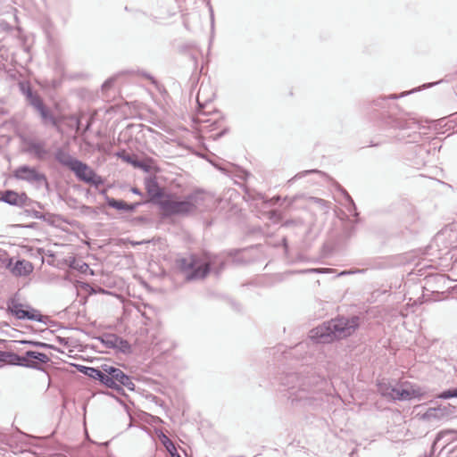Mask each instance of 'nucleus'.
Segmentation results:
<instances>
[{
  "label": "nucleus",
  "instance_id": "obj_1",
  "mask_svg": "<svg viewBox=\"0 0 457 457\" xmlns=\"http://www.w3.org/2000/svg\"><path fill=\"white\" fill-rule=\"evenodd\" d=\"M326 379L314 374L302 376L297 373H290L282 378V386L287 400L295 406H315L320 404L324 398Z\"/></svg>",
  "mask_w": 457,
  "mask_h": 457
},
{
  "label": "nucleus",
  "instance_id": "obj_2",
  "mask_svg": "<svg viewBox=\"0 0 457 457\" xmlns=\"http://www.w3.org/2000/svg\"><path fill=\"white\" fill-rule=\"evenodd\" d=\"M421 88H414L408 92H403L400 96L390 95L386 97H378L371 102L363 104V112L372 117L374 112L382 111L379 114L381 116L380 125L385 130H404V129H417L420 128L419 122L416 118L412 117L409 113L400 112L395 113L394 111L386 113L384 109L388 106V99H397L399 97L410 95L413 92L420 91Z\"/></svg>",
  "mask_w": 457,
  "mask_h": 457
},
{
  "label": "nucleus",
  "instance_id": "obj_3",
  "mask_svg": "<svg viewBox=\"0 0 457 457\" xmlns=\"http://www.w3.org/2000/svg\"><path fill=\"white\" fill-rule=\"evenodd\" d=\"M359 326V316L335 318L312 328L310 338L317 344H328L350 337Z\"/></svg>",
  "mask_w": 457,
  "mask_h": 457
},
{
  "label": "nucleus",
  "instance_id": "obj_4",
  "mask_svg": "<svg viewBox=\"0 0 457 457\" xmlns=\"http://www.w3.org/2000/svg\"><path fill=\"white\" fill-rule=\"evenodd\" d=\"M6 312L20 320H31L46 324L48 317L40 313V312L29 304H23L19 302L17 295L10 297L6 302Z\"/></svg>",
  "mask_w": 457,
  "mask_h": 457
},
{
  "label": "nucleus",
  "instance_id": "obj_5",
  "mask_svg": "<svg viewBox=\"0 0 457 457\" xmlns=\"http://www.w3.org/2000/svg\"><path fill=\"white\" fill-rule=\"evenodd\" d=\"M20 91L26 96L28 104L32 106L40 115L43 123H51L57 126V120L49 108L44 104L41 96L35 93L28 82L19 83Z\"/></svg>",
  "mask_w": 457,
  "mask_h": 457
},
{
  "label": "nucleus",
  "instance_id": "obj_6",
  "mask_svg": "<svg viewBox=\"0 0 457 457\" xmlns=\"http://www.w3.org/2000/svg\"><path fill=\"white\" fill-rule=\"evenodd\" d=\"M175 268L187 282L200 278V257L197 254L178 256L175 260Z\"/></svg>",
  "mask_w": 457,
  "mask_h": 457
},
{
  "label": "nucleus",
  "instance_id": "obj_7",
  "mask_svg": "<svg viewBox=\"0 0 457 457\" xmlns=\"http://www.w3.org/2000/svg\"><path fill=\"white\" fill-rule=\"evenodd\" d=\"M159 207L163 217H170L189 213L193 208V204L189 200L179 201L174 199L173 195H166L164 200L159 203Z\"/></svg>",
  "mask_w": 457,
  "mask_h": 457
},
{
  "label": "nucleus",
  "instance_id": "obj_8",
  "mask_svg": "<svg viewBox=\"0 0 457 457\" xmlns=\"http://www.w3.org/2000/svg\"><path fill=\"white\" fill-rule=\"evenodd\" d=\"M178 52L183 57L192 62L194 70L190 78V81L192 87H195L197 83L200 81V72H197L200 47L195 42H186L178 47Z\"/></svg>",
  "mask_w": 457,
  "mask_h": 457
},
{
  "label": "nucleus",
  "instance_id": "obj_9",
  "mask_svg": "<svg viewBox=\"0 0 457 457\" xmlns=\"http://www.w3.org/2000/svg\"><path fill=\"white\" fill-rule=\"evenodd\" d=\"M225 266L222 256L212 254L202 249V280L209 274L213 273L219 277Z\"/></svg>",
  "mask_w": 457,
  "mask_h": 457
},
{
  "label": "nucleus",
  "instance_id": "obj_10",
  "mask_svg": "<svg viewBox=\"0 0 457 457\" xmlns=\"http://www.w3.org/2000/svg\"><path fill=\"white\" fill-rule=\"evenodd\" d=\"M76 178L87 184L94 187H98L104 184V179L101 176L92 170L87 163L79 160L78 162L71 170Z\"/></svg>",
  "mask_w": 457,
  "mask_h": 457
},
{
  "label": "nucleus",
  "instance_id": "obj_11",
  "mask_svg": "<svg viewBox=\"0 0 457 457\" xmlns=\"http://www.w3.org/2000/svg\"><path fill=\"white\" fill-rule=\"evenodd\" d=\"M0 201L12 206L33 207L34 204H37L39 208H42L40 203L31 200L26 193L19 194L10 189L2 191Z\"/></svg>",
  "mask_w": 457,
  "mask_h": 457
},
{
  "label": "nucleus",
  "instance_id": "obj_12",
  "mask_svg": "<svg viewBox=\"0 0 457 457\" xmlns=\"http://www.w3.org/2000/svg\"><path fill=\"white\" fill-rule=\"evenodd\" d=\"M21 356V367L37 370H42V365H45L50 361V358L47 356V354L33 350H28Z\"/></svg>",
  "mask_w": 457,
  "mask_h": 457
},
{
  "label": "nucleus",
  "instance_id": "obj_13",
  "mask_svg": "<svg viewBox=\"0 0 457 457\" xmlns=\"http://www.w3.org/2000/svg\"><path fill=\"white\" fill-rule=\"evenodd\" d=\"M104 370L106 372L105 378H107V379H111L113 383L122 385L129 391H135L136 385L133 383L132 378L123 372L120 369L108 364H104Z\"/></svg>",
  "mask_w": 457,
  "mask_h": 457
},
{
  "label": "nucleus",
  "instance_id": "obj_14",
  "mask_svg": "<svg viewBox=\"0 0 457 457\" xmlns=\"http://www.w3.org/2000/svg\"><path fill=\"white\" fill-rule=\"evenodd\" d=\"M14 177L17 179L24 180L29 183H39L45 184L46 186H48V181L46 179V176L37 171V170L34 167H30L28 165H22L15 170L14 171Z\"/></svg>",
  "mask_w": 457,
  "mask_h": 457
},
{
  "label": "nucleus",
  "instance_id": "obj_15",
  "mask_svg": "<svg viewBox=\"0 0 457 457\" xmlns=\"http://www.w3.org/2000/svg\"><path fill=\"white\" fill-rule=\"evenodd\" d=\"M206 104H202V139L204 134L220 128L221 115L218 111L209 112L205 111Z\"/></svg>",
  "mask_w": 457,
  "mask_h": 457
},
{
  "label": "nucleus",
  "instance_id": "obj_16",
  "mask_svg": "<svg viewBox=\"0 0 457 457\" xmlns=\"http://www.w3.org/2000/svg\"><path fill=\"white\" fill-rule=\"evenodd\" d=\"M394 386L395 388L391 389L393 393L390 400L392 401H409L414 398L420 399L422 395L419 389L414 388L409 383H403Z\"/></svg>",
  "mask_w": 457,
  "mask_h": 457
},
{
  "label": "nucleus",
  "instance_id": "obj_17",
  "mask_svg": "<svg viewBox=\"0 0 457 457\" xmlns=\"http://www.w3.org/2000/svg\"><path fill=\"white\" fill-rule=\"evenodd\" d=\"M145 187L149 197L147 201L159 206V203L165 198V192L162 188L157 181L155 176H149L145 179Z\"/></svg>",
  "mask_w": 457,
  "mask_h": 457
},
{
  "label": "nucleus",
  "instance_id": "obj_18",
  "mask_svg": "<svg viewBox=\"0 0 457 457\" xmlns=\"http://www.w3.org/2000/svg\"><path fill=\"white\" fill-rule=\"evenodd\" d=\"M117 156L127 163L131 164L134 168L142 170L145 172H150L152 170V159L139 160L135 154H129L125 151L117 153Z\"/></svg>",
  "mask_w": 457,
  "mask_h": 457
},
{
  "label": "nucleus",
  "instance_id": "obj_19",
  "mask_svg": "<svg viewBox=\"0 0 457 457\" xmlns=\"http://www.w3.org/2000/svg\"><path fill=\"white\" fill-rule=\"evenodd\" d=\"M201 157H202V159H205L212 165H213L217 170H220L222 173H224L226 175H229L231 172L230 169L235 168V166L229 162L220 163V162H214V161L209 159L203 152H202ZM236 169H237V176L241 179L245 180L247 179V177L250 175L246 170H245L243 169H240L238 167H236Z\"/></svg>",
  "mask_w": 457,
  "mask_h": 457
},
{
  "label": "nucleus",
  "instance_id": "obj_20",
  "mask_svg": "<svg viewBox=\"0 0 457 457\" xmlns=\"http://www.w3.org/2000/svg\"><path fill=\"white\" fill-rule=\"evenodd\" d=\"M25 144V151L28 154H34V156L38 160H43L48 153L45 147L44 142H36L32 139H29Z\"/></svg>",
  "mask_w": 457,
  "mask_h": 457
},
{
  "label": "nucleus",
  "instance_id": "obj_21",
  "mask_svg": "<svg viewBox=\"0 0 457 457\" xmlns=\"http://www.w3.org/2000/svg\"><path fill=\"white\" fill-rule=\"evenodd\" d=\"M221 203V198L214 194L202 190V212L204 211L212 212Z\"/></svg>",
  "mask_w": 457,
  "mask_h": 457
},
{
  "label": "nucleus",
  "instance_id": "obj_22",
  "mask_svg": "<svg viewBox=\"0 0 457 457\" xmlns=\"http://www.w3.org/2000/svg\"><path fill=\"white\" fill-rule=\"evenodd\" d=\"M54 159L61 165L67 167L70 170L73 168V166L78 162L79 159H76L71 155L69 152H67L62 147H58L54 152Z\"/></svg>",
  "mask_w": 457,
  "mask_h": 457
},
{
  "label": "nucleus",
  "instance_id": "obj_23",
  "mask_svg": "<svg viewBox=\"0 0 457 457\" xmlns=\"http://www.w3.org/2000/svg\"><path fill=\"white\" fill-rule=\"evenodd\" d=\"M195 11L192 12H187L182 14L183 25L185 29L188 31H194L198 27V21L200 20V13L196 10V7L194 8Z\"/></svg>",
  "mask_w": 457,
  "mask_h": 457
},
{
  "label": "nucleus",
  "instance_id": "obj_24",
  "mask_svg": "<svg viewBox=\"0 0 457 457\" xmlns=\"http://www.w3.org/2000/svg\"><path fill=\"white\" fill-rule=\"evenodd\" d=\"M21 356L13 352L0 351V362L21 367Z\"/></svg>",
  "mask_w": 457,
  "mask_h": 457
},
{
  "label": "nucleus",
  "instance_id": "obj_25",
  "mask_svg": "<svg viewBox=\"0 0 457 457\" xmlns=\"http://www.w3.org/2000/svg\"><path fill=\"white\" fill-rule=\"evenodd\" d=\"M88 378L98 380L102 385L105 386L107 381L106 372L104 370V364L101 365L100 368L90 367L87 374L86 375Z\"/></svg>",
  "mask_w": 457,
  "mask_h": 457
},
{
  "label": "nucleus",
  "instance_id": "obj_26",
  "mask_svg": "<svg viewBox=\"0 0 457 457\" xmlns=\"http://www.w3.org/2000/svg\"><path fill=\"white\" fill-rule=\"evenodd\" d=\"M118 337L115 334H104L97 337V339L106 347L109 349H116L117 347V340Z\"/></svg>",
  "mask_w": 457,
  "mask_h": 457
},
{
  "label": "nucleus",
  "instance_id": "obj_27",
  "mask_svg": "<svg viewBox=\"0 0 457 457\" xmlns=\"http://www.w3.org/2000/svg\"><path fill=\"white\" fill-rule=\"evenodd\" d=\"M32 264L25 260H19L16 262L14 270L19 276L28 275L32 271Z\"/></svg>",
  "mask_w": 457,
  "mask_h": 457
},
{
  "label": "nucleus",
  "instance_id": "obj_28",
  "mask_svg": "<svg viewBox=\"0 0 457 457\" xmlns=\"http://www.w3.org/2000/svg\"><path fill=\"white\" fill-rule=\"evenodd\" d=\"M377 386H378V393L383 397L390 400L391 396H392V393H393L391 391V389H394L395 386L393 385H391V383H389L386 379H382V380L378 381Z\"/></svg>",
  "mask_w": 457,
  "mask_h": 457
},
{
  "label": "nucleus",
  "instance_id": "obj_29",
  "mask_svg": "<svg viewBox=\"0 0 457 457\" xmlns=\"http://www.w3.org/2000/svg\"><path fill=\"white\" fill-rule=\"evenodd\" d=\"M75 287L77 289H82L86 291L89 295H96L97 293H106V291L102 287H97V288H96L87 282L76 281Z\"/></svg>",
  "mask_w": 457,
  "mask_h": 457
},
{
  "label": "nucleus",
  "instance_id": "obj_30",
  "mask_svg": "<svg viewBox=\"0 0 457 457\" xmlns=\"http://www.w3.org/2000/svg\"><path fill=\"white\" fill-rule=\"evenodd\" d=\"M340 191L343 194L345 201L347 202V205L345 206L347 212L350 214H352L357 218L359 213L357 212L356 205H355L353 198L351 197V195L348 194V192L345 188L340 187Z\"/></svg>",
  "mask_w": 457,
  "mask_h": 457
},
{
  "label": "nucleus",
  "instance_id": "obj_31",
  "mask_svg": "<svg viewBox=\"0 0 457 457\" xmlns=\"http://www.w3.org/2000/svg\"><path fill=\"white\" fill-rule=\"evenodd\" d=\"M20 344L29 345L34 347L42 348V349H52L55 351H60L57 347H55L53 345L40 342V341H35V340H21L19 341Z\"/></svg>",
  "mask_w": 457,
  "mask_h": 457
},
{
  "label": "nucleus",
  "instance_id": "obj_32",
  "mask_svg": "<svg viewBox=\"0 0 457 457\" xmlns=\"http://www.w3.org/2000/svg\"><path fill=\"white\" fill-rule=\"evenodd\" d=\"M116 345H117V347L115 350L119 351L120 353H124V354L131 353V352H132L131 345L128 342V340H126L120 337H118Z\"/></svg>",
  "mask_w": 457,
  "mask_h": 457
},
{
  "label": "nucleus",
  "instance_id": "obj_33",
  "mask_svg": "<svg viewBox=\"0 0 457 457\" xmlns=\"http://www.w3.org/2000/svg\"><path fill=\"white\" fill-rule=\"evenodd\" d=\"M415 153L420 157H421V160L415 162V164L418 165V166L425 165V163L427 162L426 157H428L429 155V150L427 147L423 146V145H416L415 146Z\"/></svg>",
  "mask_w": 457,
  "mask_h": 457
},
{
  "label": "nucleus",
  "instance_id": "obj_34",
  "mask_svg": "<svg viewBox=\"0 0 457 457\" xmlns=\"http://www.w3.org/2000/svg\"><path fill=\"white\" fill-rule=\"evenodd\" d=\"M106 204L117 211H124L126 207V202L123 200H118L110 196H106Z\"/></svg>",
  "mask_w": 457,
  "mask_h": 457
},
{
  "label": "nucleus",
  "instance_id": "obj_35",
  "mask_svg": "<svg viewBox=\"0 0 457 457\" xmlns=\"http://www.w3.org/2000/svg\"><path fill=\"white\" fill-rule=\"evenodd\" d=\"M44 219H40L41 220L46 221L50 226H55L56 221L62 220V216L59 214L53 213H43Z\"/></svg>",
  "mask_w": 457,
  "mask_h": 457
},
{
  "label": "nucleus",
  "instance_id": "obj_36",
  "mask_svg": "<svg viewBox=\"0 0 457 457\" xmlns=\"http://www.w3.org/2000/svg\"><path fill=\"white\" fill-rule=\"evenodd\" d=\"M160 440L162 444L164 445L165 449L168 453H171L172 451H175L176 446L173 444V442L163 433L160 436Z\"/></svg>",
  "mask_w": 457,
  "mask_h": 457
},
{
  "label": "nucleus",
  "instance_id": "obj_37",
  "mask_svg": "<svg viewBox=\"0 0 457 457\" xmlns=\"http://www.w3.org/2000/svg\"><path fill=\"white\" fill-rule=\"evenodd\" d=\"M104 386H106L107 388H110V389H112V390L116 391L120 395H126L124 388H123L124 386L122 385L118 384V383H113L111 379H109L107 381V383L105 384Z\"/></svg>",
  "mask_w": 457,
  "mask_h": 457
},
{
  "label": "nucleus",
  "instance_id": "obj_38",
  "mask_svg": "<svg viewBox=\"0 0 457 457\" xmlns=\"http://www.w3.org/2000/svg\"><path fill=\"white\" fill-rule=\"evenodd\" d=\"M200 102H201V99H200V88H199L195 92V114L193 117V121L194 122H198L199 121L198 116L200 114Z\"/></svg>",
  "mask_w": 457,
  "mask_h": 457
},
{
  "label": "nucleus",
  "instance_id": "obj_39",
  "mask_svg": "<svg viewBox=\"0 0 457 457\" xmlns=\"http://www.w3.org/2000/svg\"><path fill=\"white\" fill-rule=\"evenodd\" d=\"M441 399H449L453 397H457V387L450 388L448 390L443 391L439 395Z\"/></svg>",
  "mask_w": 457,
  "mask_h": 457
},
{
  "label": "nucleus",
  "instance_id": "obj_40",
  "mask_svg": "<svg viewBox=\"0 0 457 457\" xmlns=\"http://www.w3.org/2000/svg\"><path fill=\"white\" fill-rule=\"evenodd\" d=\"M147 204V201L136 202V203H131V204L126 203L125 212H135L137 207H139L142 204Z\"/></svg>",
  "mask_w": 457,
  "mask_h": 457
},
{
  "label": "nucleus",
  "instance_id": "obj_41",
  "mask_svg": "<svg viewBox=\"0 0 457 457\" xmlns=\"http://www.w3.org/2000/svg\"><path fill=\"white\" fill-rule=\"evenodd\" d=\"M25 212L27 213L28 216H30L34 219H37V220H40V219H44L45 217L43 216V212H40L38 211H36V210H33V209H27L25 210Z\"/></svg>",
  "mask_w": 457,
  "mask_h": 457
},
{
  "label": "nucleus",
  "instance_id": "obj_42",
  "mask_svg": "<svg viewBox=\"0 0 457 457\" xmlns=\"http://www.w3.org/2000/svg\"><path fill=\"white\" fill-rule=\"evenodd\" d=\"M115 80V77H111L107 79L102 85V91H107L108 89H110L113 86Z\"/></svg>",
  "mask_w": 457,
  "mask_h": 457
},
{
  "label": "nucleus",
  "instance_id": "obj_43",
  "mask_svg": "<svg viewBox=\"0 0 457 457\" xmlns=\"http://www.w3.org/2000/svg\"><path fill=\"white\" fill-rule=\"evenodd\" d=\"M79 271H80L81 273H87L88 270H89V273L91 275H94V270H91L88 266L87 263L86 262H82L81 264L78 265L77 267H75Z\"/></svg>",
  "mask_w": 457,
  "mask_h": 457
},
{
  "label": "nucleus",
  "instance_id": "obj_44",
  "mask_svg": "<svg viewBox=\"0 0 457 457\" xmlns=\"http://www.w3.org/2000/svg\"><path fill=\"white\" fill-rule=\"evenodd\" d=\"M454 431L453 430H445V431H440L439 433H437L436 436V439H435V444L438 443L439 441H441L445 436H448L452 434H453Z\"/></svg>",
  "mask_w": 457,
  "mask_h": 457
},
{
  "label": "nucleus",
  "instance_id": "obj_45",
  "mask_svg": "<svg viewBox=\"0 0 457 457\" xmlns=\"http://www.w3.org/2000/svg\"><path fill=\"white\" fill-rule=\"evenodd\" d=\"M310 173H319V174H323L321 171L318 170H304L303 172H300L298 174H296L295 176L294 179H297V178H303L304 176H306L307 174H310Z\"/></svg>",
  "mask_w": 457,
  "mask_h": 457
},
{
  "label": "nucleus",
  "instance_id": "obj_46",
  "mask_svg": "<svg viewBox=\"0 0 457 457\" xmlns=\"http://www.w3.org/2000/svg\"><path fill=\"white\" fill-rule=\"evenodd\" d=\"M354 231H355V227L353 224L351 225V227L349 228L345 227L344 229V236L345 237L349 238L354 234Z\"/></svg>",
  "mask_w": 457,
  "mask_h": 457
},
{
  "label": "nucleus",
  "instance_id": "obj_47",
  "mask_svg": "<svg viewBox=\"0 0 457 457\" xmlns=\"http://www.w3.org/2000/svg\"><path fill=\"white\" fill-rule=\"evenodd\" d=\"M269 219L272 221H278L280 220V215L277 211L273 210L269 212Z\"/></svg>",
  "mask_w": 457,
  "mask_h": 457
},
{
  "label": "nucleus",
  "instance_id": "obj_48",
  "mask_svg": "<svg viewBox=\"0 0 457 457\" xmlns=\"http://www.w3.org/2000/svg\"><path fill=\"white\" fill-rule=\"evenodd\" d=\"M74 367L77 369L78 371H79L80 373H82L84 375L87 374L89 368H90L88 366H84V365H80V364H74Z\"/></svg>",
  "mask_w": 457,
  "mask_h": 457
},
{
  "label": "nucleus",
  "instance_id": "obj_49",
  "mask_svg": "<svg viewBox=\"0 0 457 457\" xmlns=\"http://www.w3.org/2000/svg\"><path fill=\"white\" fill-rule=\"evenodd\" d=\"M226 132H227V129L222 128V129H220V130L218 133H216L214 135H210L209 137H212V139L216 140V139L220 138V137H222Z\"/></svg>",
  "mask_w": 457,
  "mask_h": 457
},
{
  "label": "nucleus",
  "instance_id": "obj_50",
  "mask_svg": "<svg viewBox=\"0 0 457 457\" xmlns=\"http://www.w3.org/2000/svg\"><path fill=\"white\" fill-rule=\"evenodd\" d=\"M437 411H442V410L440 408L439 409L430 408L428 410L426 415L428 417H437V414H436Z\"/></svg>",
  "mask_w": 457,
  "mask_h": 457
},
{
  "label": "nucleus",
  "instance_id": "obj_51",
  "mask_svg": "<svg viewBox=\"0 0 457 457\" xmlns=\"http://www.w3.org/2000/svg\"><path fill=\"white\" fill-rule=\"evenodd\" d=\"M147 221V218L145 216H137L134 219V222L136 224H143Z\"/></svg>",
  "mask_w": 457,
  "mask_h": 457
},
{
  "label": "nucleus",
  "instance_id": "obj_52",
  "mask_svg": "<svg viewBox=\"0 0 457 457\" xmlns=\"http://www.w3.org/2000/svg\"><path fill=\"white\" fill-rule=\"evenodd\" d=\"M56 341L62 345H68V338L56 337Z\"/></svg>",
  "mask_w": 457,
  "mask_h": 457
},
{
  "label": "nucleus",
  "instance_id": "obj_53",
  "mask_svg": "<svg viewBox=\"0 0 457 457\" xmlns=\"http://www.w3.org/2000/svg\"><path fill=\"white\" fill-rule=\"evenodd\" d=\"M130 191H131V193H133L134 195H140V196H142V195H143L142 191H141L138 187H131V188H130Z\"/></svg>",
  "mask_w": 457,
  "mask_h": 457
},
{
  "label": "nucleus",
  "instance_id": "obj_54",
  "mask_svg": "<svg viewBox=\"0 0 457 457\" xmlns=\"http://www.w3.org/2000/svg\"><path fill=\"white\" fill-rule=\"evenodd\" d=\"M180 1L181 0H175V2L179 4V8H181ZM185 2H187L188 4H192V5H195L196 4V0H185Z\"/></svg>",
  "mask_w": 457,
  "mask_h": 457
},
{
  "label": "nucleus",
  "instance_id": "obj_55",
  "mask_svg": "<svg viewBox=\"0 0 457 457\" xmlns=\"http://www.w3.org/2000/svg\"><path fill=\"white\" fill-rule=\"evenodd\" d=\"M81 210H82L83 212H91L92 211V207L87 206V205H82L81 206Z\"/></svg>",
  "mask_w": 457,
  "mask_h": 457
},
{
  "label": "nucleus",
  "instance_id": "obj_56",
  "mask_svg": "<svg viewBox=\"0 0 457 457\" xmlns=\"http://www.w3.org/2000/svg\"><path fill=\"white\" fill-rule=\"evenodd\" d=\"M303 272H324L322 270L320 269H310V270H304Z\"/></svg>",
  "mask_w": 457,
  "mask_h": 457
},
{
  "label": "nucleus",
  "instance_id": "obj_57",
  "mask_svg": "<svg viewBox=\"0 0 457 457\" xmlns=\"http://www.w3.org/2000/svg\"><path fill=\"white\" fill-rule=\"evenodd\" d=\"M170 453V457H181L179 455V453H178L177 448L175 449V451H172L171 453Z\"/></svg>",
  "mask_w": 457,
  "mask_h": 457
},
{
  "label": "nucleus",
  "instance_id": "obj_58",
  "mask_svg": "<svg viewBox=\"0 0 457 457\" xmlns=\"http://www.w3.org/2000/svg\"><path fill=\"white\" fill-rule=\"evenodd\" d=\"M440 82H441V81H437V82H435V83L424 84V85L422 86V88L430 87H432V86H434V85H436V84H438V83H440Z\"/></svg>",
  "mask_w": 457,
  "mask_h": 457
},
{
  "label": "nucleus",
  "instance_id": "obj_59",
  "mask_svg": "<svg viewBox=\"0 0 457 457\" xmlns=\"http://www.w3.org/2000/svg\"><path fill=\"white\" fill-rule=\"evenodd\" d=\"M99 193H100V195H102L104 197V200L106 201V196H109L107 195V190L106 189H102V190H100Z\"/></svg>",
  "mask_w": 457,
  "mask_h": 457
},
{
  "label": "nucleus",
  "instance_id": "obj_60",
  "mask_svg": "<svg viewBox=\"0 0 457 457\" xmlns=\"http://www.w3.org/2000/svg\"><path fill=\"white\" fill-rule=\"evenodd\" d=\"M143 243H144L143 241H142V242H135V241H132V242H131V245H141V244H143Z\"/></svg>",
  "mask_w": 457,
  "mask_h": 457
},
{
  "label": "nucleus",
  "instance_id": "obj_61",
  "mask_svg": "<svg viewBox=\"0 0 457 457\" xmlns=\"http://www.w3.org/2000/svg\"><path fill=\"white\" fill-rule=\"evenodd\" d=\"M150 17H151V20H152L153 21H156V20H157V17H156V16L151 15Z\"/></svg>",
  "mask_w": 457,
  "mask_h": 457
},
{
  "label": "nucleus",
  "instance_id": "obj_62",
  "mask_svg": "<svg viewBox=\"0 0 457 457\" xmlns=\"http://www.w3.org/2000/svg\"><path fill=\"white\" fill-rule=\"evenodd\" d=\"M108 445H109L108 441L107 442H104V443L101 444V445H103V446H107Z\"/></svg>",
  "mask_w": 457,
  "mask_h": 457
},
{
  "label": "nucleus",
  "instance_id": "obj_63",
  "mask_svg": "<svg viewBox=\"0 0 457 457\" xmlns=\"http://www.w3.org/2000/svg\"><path fill=\"white\" fill-rule=\"evenodd\" d=\"M290 223H291V221H286V222L284 223V226H288V225H290Z\"/></svg>",
  "mask_w": 457,
  "mask_h": 457
},
{
  "label": "nucleus",
  "instance_id": "obj_64",
  "mask_svg": "<svg viewBox=\"0 0 457 457\" xmlns=\"http://www.w3.org/2000/svg\"><path fill=\"white\" fill-rule=\"evenodd\" d=\"M25 227H26V228H33V227H34V224L32 223V224L27 225V226H25Z\"/></svg>",
  "mask_w": 457,
  "mask_h": 457
}]
</instances>
